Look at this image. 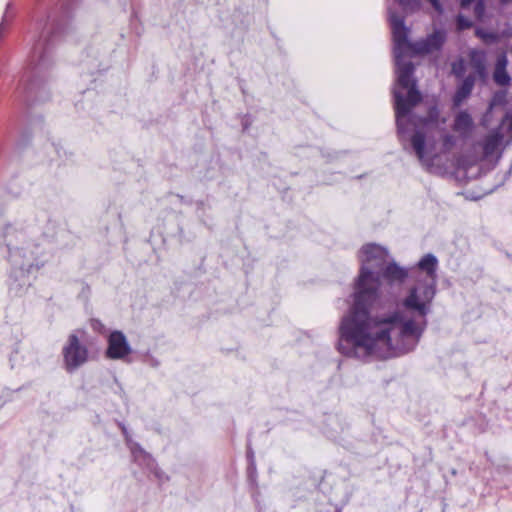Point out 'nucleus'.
Returning <instances> with one entry per match:
<instances>
[{"instance_id": "f257e3e1", "label": "nucleus", "mask_w": 512, "mask_h": 512, "mask_svg": "<svg viewBox=\"0 0 512 512\" xmlns=\"http://www.w3.org/2000/svg\"><path fill=\"white\" fill-rule=\"evenodd\" d=\"M387 252L380 246L368 244L362 248L361 272L355 292V303L343 317L341 341L351 343L365 354L384 356L392 350L406 352L418 341L435 291L431 286L416 287L403 301V310L374 314L368 306L377 297L379 275L394 282L403 281L407 272L395 263L387 262Z\"/></svg>"}, {"instance_id": "f03ea898", "label": "nucleus", "mask_w": 512, "mask_h": 512, "mask_svg": "<svg viewBox=\"0 0 512 512\" xmlns=\"http://www.w3.org/2000/svg\"><path fill=\"white\" fill-rule=\"evenodd\" d=\"M389 19L395 43L397 83L398 86L407 90L406 97L400 90L394 91L397 125L399 129H402L404 118L421 101V95L415 89L414 81L411 78L414 67L410 61H405L402 54L406 49H411L419 54H430L438 51L445 41V34L442 31H436L426 40L410 45L407 39L408 30L404 26L403 20L393 13H390Z\"/></svg>"}, {"instance_id": "7ed1b4c3", "label": "nucleus", "mask_w": 512, "mask_h": 512, "mask_svg": "<svg viewBox=\"0 0 512 512\" xmlns=\"http://www.w3.org/2000/svg\"><path fill=\"white\" fill-rule=\"evenodd\" d=\"M63 356L66 369L73 371L87 361L88 351L80 344L77 335L71 334L67 345L63 348Z\"/></svg>"}, {"instance_id": "20e7f679", "label": "nucleus", "mask_w": 512, "mask_h": 512, "mask_svg": "<svg viewBox=\"0 0 512 512\" xmlns=\"http://www.w3.org/2000/svg\"><path fill=\"white\" fill-rule=\"evenodd\" d=\"M131 352L126 337L122 332L115 331L108 339L107 356L111 359H122Z\"/></svg>"}, {"instance_id": "39448f33", "label": "nucleus", "mask_w": 512, "mask_h": 512, "mask_svg": "<svg viewBox=\"0 0 512 512\" xmlns=\"http://www.w3.org/2000/svg\"><path fill=\"white\" fill-rule=\"evenodd\" d=\"M473 127L474 122L469 113L466 111H460L456 114L453 123V130L461 137L467 138L471 134Z\"/></svg>"}, {"instance_id": "423d86ee", "label": "nucleus", "mask_w": 512, "mask_h": 512, "mask_svg": "<svg viewBox=\"0 0 512 512\" xmlns=\"http://www.w3.org/2000/svg\"><path fill=\"white\" fill-rule=\"evenodd\" d=\"M437 259L432 254L425 255L419 262L418 266L421 270L425 271L427 274L428 282L425 286H431L434 290V283L436 278V267H437Z\"/></svg>"}, {"instance_id": "0eeeda50", "label": "nucleus", "mask_w": 512, "mask_h": 512, "mask_svg": "<svg viewBox=\"0 0 512 512\" xmlns=\"http://www.w3.org/2000/svg\"><path fill=\"white\" fill-rule=\"evenodd\" d=\"M507 63L508 61L505 54L497 58L493 77L495 82L499 85H507L510 82V76L506 71Z\"/></svg>"}, {"instance_id": "6e6552de", "label": "nucleus", "mask_w": 512, "mask_h": 512, "mask_svg": "<svg viewBox=\"0 0 512 512\" xmlns=\"http://www.w3.org/2000/svg\"><path fill=\"white\" fill-rule=\"evenodd\" d=\"M502 141V136L498 132L488 134L482 143L483 156H492L498 149Z\"/></svg>"}, {"instance_id": "1a4fd4ad", "label": "nucleus", "mask_w": 512, "mask_h": 512, "mask_svg": "<svg viewBox=\"0 0 512 512\" xmlns=\"http://www.w3.org/2000/svg\"><path fill=\"white\" fill-rule=\"evenodd\" d=\"M473 86H474V79L470 76L465 78L462 85L458 88V90L454 96V105L455 106L461 105V103L470 95Z\"/></svg>"}, {"instance_id": "9d476101", "label": "nucleus", "mask_w": 512, "mask_h": 512, "mask_svg": "<svg viewBox=\"0 0 512 512\" xmlns=\"http://www.w3.org/2000/svg\"><path fill=\"white\" fill-rule=\"evenodd\" d=\"M412 147L420 160H423L428 154L426 150V140L421 132H416L411 139Z\"/></svg>"}, {"instance_id": "9b49d317", "label": "nucleus", "mask_w": 512, "mask_h": 512, "mask_svg": "<svg viewBox=\"0 0 512 512\" xmlns=\"http://www.w3.org/2000/svg\"><path fill=\"white\" fill-rule=\"evenodd\" d=\"M21 249H9V257L12 263L19 265L21 268H29L33 264L34 257L31 255L26 261H20Z\"/></svg>"}, {"instance_id": "f8f14e48", "label": "nucleus", "mask_w": 512, "mask_h": 512, "mask_svg": "<svg viewBox=\"0 0 512 512\" xmlns=\"http://www.w3.org/2000/svg\"><path fill=\"white\" fill-rule=\"evenodd\" d=\"M443 147L445 150H450L455 145V137L450 134H446L443 136Z\"/></svg>"}, {"instance_id": "ddd939ff", "label": "nucleus", "mask_w": 512, "mask_h": 512, "mask_svg": "<svg viewBox=\"0 0 512 512\" xmlns=\"http://www.w3.org/2000/svg\"><path fill=\"white\" fill-rule=\"evenodd\" d=\"M457 26L458 29H467L472 26V22L468 18L459 15L457 18Z\"/></svg>"}, {"instance_id": "4468645a", "label": "nucleus", "mask_w": 512, "mask_h": 512, "mask_svg": "<svg viewBox=\"0 0 512 512\" xmlns=\"http://www.w3.org/2000/svg\"><path fill=\"white\" fill-rule=\"evenodd\" d=\"M485 5L483 1H478L474 7V14L476 18L481 19L484 15Z\"/></svg>"}, {"instance_id": "2eb2a0df", "label": "nucleus", "mask_w": 512, "mask_h": 512, "mask_svg": "<svg viewBox=\"0 0 512 512\" xmlns=\"http://www.w3.org/2000/svg\"><path fill=\"white\" fill-rule=\"evenodd\" d=\"M404 8H413L418 5L417 0H398Z\"/></svg>"}, {"instance_id": "dca6fc26", "label": "nucleus", "mask_w": 512, "mask_h": 512, "mask_svg": "<svg viewBox=\"0 0 512 512\" xmlns=\"http://www.w3.org/2000/svg\"><path fill=\"white\" fill-rule=\"evenodd\" d=\"M438 116V113L435 109L431 110L430 114H429V117L427 119L424 120V124L425 125H428L429 122H433L436 120Z\"/></svg>"}, {"instance_id": "f3484780", "label": "nucleus", "mask_w": 512, "mask_h": 512, "mask_svg": "<svg viewBox=\"0 0 512 512\" xmlns=\"http://www.w3.org/2000/svg\"><path fill=\"white\" fill-rule=\"evenodd\" d=\"M471 56L473 59H478L479 63L482 62L483 58H484V55L482 52H478V51H472L471 52Z\"/></svg>"}, {"instance_id": "a211bd4d", "label": "nucleus", "mask_w": 512, "mask_h": 512, "mask_svg": "<svg viewBox=\"0 0 512 512\" xmlns=\"http://www.w3.org/2000/svg\"><path fill=\"white\" fill-rule=\"evenodd\" d=\"M431 2V4L433 5V7L441 12V6H440V3H439V0H429Z\"/></svg>"}, {"instance_id": "6ab92c4d", "label": "nucleus", "mask_w": 512, "mask_h": 512, "mask_svg": "<svg viewBox=\"0 0 512 512\" xmlns=\"http://www.w3.org/2000/svg\"><path fill=\"white\" fill-rule=\"evenodd\" d=\"M4 30V23L0 24V37L2 36V32Z\"/></svg>"}, {"instance_id": "aec40b11", "label": "nucleus", "mask_w": 512, "mask_h": 512, "mask_svg": "<svg viewBox=\"0 0 512 512\" xmlns=\"http://www.w3.org/2000/svg\"><path fill=\"white\" fill-rule=\"evenodd\" d=\"M502 3L504 4H509V3H512V0H500Z\"/></svg>"}, {"instance_id": "412c9836", "label": "nucleus", "mask_w": 512, "mask_h": 512, "mask_svg": "<svg viewBox=\"0 0 512 512\" xmlns=\"http://www.w3.org/2000/svg\"><path fill=\"white\" fill-rule=\"evenodd\" d=\"M453 71H454L455 73H457L456 65H454V66H453Z\"/></svg>"}]
</instances>
